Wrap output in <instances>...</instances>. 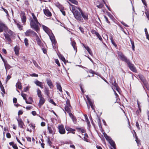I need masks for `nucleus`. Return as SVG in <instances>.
<instances>
[{
	"mask_svg": "<svg viewBox=\"0 0 149 149\" xmlns=\"http://www.w3.org/2000/svg\"><path fill=\"white\" fill-rule=\"evenodd\" d=\"M71 11L74 15V18L78 21L83 22L84 19L85 20L88 19V15L87 13L84 11L79 7H77L75 6L71 5Z\"/></svg>",
	"mask_w": 149,
	"mask_h": 149,
	"instance_id": "obj_1",
	"label": "nucleus"
},
{
	"mask_svg": "<svg viewBox=\"0 0 149 149\" xmlns=\"http://www.w3.org/2000/svg\"><path fill=\"white\" fill-rule=\"evenodd\" d=\"M118 55L120 60L125 62L127 64L131 71L135 73L137 72V69L134 65L131 63L130 60L128 59L122 52L119 53Z\"/></svg>",
	"mask_w": 149,
	"mask_h": 149,
	"instance_id": "obj_2",
	"label": "nucleus"
},
{
	"mask_svg": "<svg viewBox=\"0 0 149 149\" xmlns=\"http://www.w3.org/2000/svg\"><path fill=\"white\" fill-rule=\"evenodd\" d=\"M31 15L32 17H30L29 19L31 27L38 33L40 31L39 26H40V24L35 14L32 13Z\"/></svg>",
	"mask_w": 149,
	"mask_h": 149,
	"instance_id": "obj_3",
	"label": "nucleus"
},
{
	"mask_svg": "<svg viewBox=\"0 0 149 149\" xmlns=\"http://www.w3.org/2000/svg\"><path fill=\"white\" fill-rule=\"evenodd\" d=\"M6 30L4 33L3 35L6 40L9 42H10L12 41L11 37L14 36L15 34L14 33L8 28Z\"/></svg>",
	"mask_w": 149,
	"mask_h": 149,
	"instance_id": "obj_4",
	"label": "nucleus"
},
{
	"mask_svg": "<svg viewBox=\"0 0 149 149\" xmlns=\"http://www.w3.org/2000/svg\"><path fill=\"white\" fill-rule=\"evenodd\" d=\"M48 35L52 42L53 47L56 48L57 42L54 35L53 33H52Z\"/></svg>",
	"mask_w": 149,
	"mask_h": 149,
	"instance_id": "obj_5",
	"label": "nucleus"
},
{
	"mask_svg": "<svg viewBox=\"0 0 149 149\" xmlns=\"http://www.w3.org/2000/svg\"><path fill=\"white\" fill-rule=\"evenodd\" d=\"M24 34L27 37L31 36L32 35L34 36L37 35V34L31 29L27 30L26 32L24 33Z\"/></svg>",
	"mask_w": 149,
	"mask_h": 149,
	"instance_id": "obj_6",
	"label": "nucleus"
},
{
	"mask_svg": "<svg viewBox=\"0 0 149 149\" xmlns=\"http://www.w3.org/2000/svg\"><path fill=\"white\" fill-rule=\"evenodd\" d=\"M8 28V27L5 24L0 21V33H2L3 31L5 32Z\"/></svg>",
	"mask_w": 149,
	"mask_h": 149,
	"instance_id": "obj_7",
	"label": "nucleus"
},
{
	"mask_svg": "<svg viewBox=\"0 0 149 149\" xmlns=\"http://www.w3.org/2000/svg\"><path fill=\"white\" fill-rule=\"evenodd\" d=\"M58 129L59 130V133L61 134H63L65 133V130L64 126L63 125H59L58 127Z\"/></svg>",
	"mask_w": 149,
	"mask_h": 149,
	"instance_id": "obj_8",
	"label": "nucleus"
},
{
	"mask_svg": "<svg viewBox=\"0 0 149 149\" xmlns=\"http://www.w3.org/2000/svg\"><path fill=\"white\" fill-rule=\"evenodd\" d=\"M18 125L19 127L22 129L24 128V124L23 121L20 118L17 119Z\"/></svg>",
	"mask_w": 149,
	"mask_h": 149,
	"instance_id": "obj_9",
	"label": "nucleus"
},
{
	"mask_svg": "<svg viewBox=\"0 0 149 149\" xmlns=\"http://www.w3.org/2000/svg\"><path fill=\"white\" fill-rule=\"evenodd\" d=\"M39 101L38 105L39 107L41 108L45 103L46 100L43 97H39Z\"/></svg>",
	"mask_w": 149,
	"mask_h": 149,
	"instance_id": "obj_10",
	"label": "nucleus"
},
{
	"mask_svg": "<svg viewBox=\"0 0 149 149\" xmlns=\"http://www.w3.org/2000/svg\"><path fill=\"white\" fill-rule=\"evenodd\" d=\"M42 27L43 30L48 35L52 33V31L46 26L42 25Z\"/></svg>",
	"mask_w": 149,
	"mask_h": 149,
	"instance_id": "obj_11",
	"label": "nucleus"
},
{
	"mask_svg": "<svg viewBox=\"0 0 149 149\" xmlns=\"http://www.w3.org/2000/svg\"><path fill=\"white\" fill-rule=\"evenodd\" d=\"M35 36L36 37V40L37 44L40 47H43L44 44L42 42L38 35L37 34V35H36Z\"/></svg>",
	"mask_w": 149,
	"mask_h": 149,
	"instance_id": "obj_12",
	"label": "nucleus"
},
{
	"mask_svg": "<svg viewBox=\"0 0 149 149\" xmlns=\"http://www.w3.org/2000/svg\"><path fill=\"white\" fill-rule=\"evenodd\" d=\"M44 13L45 15L47 17H51L52 14L50 11L47 9L43 10Z\"/></svg>",
	"mask_w": 149,
	"mask_h": 149,
	"instance_id": "obj_13",
	"label": "nucleus"
},
{
	"mask_svg": "<svg viewBox=\"0 0 149 149\" xmlns=\"http://www.w3.org/2000/svg\"><path fill=\"white\" fill-rule=\"evenodd\" d=\"M76 129L79 132L85 133L86 132V130L84 127H76Z\"/></svg>",
	"mask_w": 149,
	"mask_h": 149,
	"instance_id": "obj_14",
	"label": "nucleus"
},
{
	"mask_svg": "<svg viewBox=\"0 0 149 149\" xmlns=\"http://www.w3.org/2000/svg\"><path fill=\"white\" fill-rule=\"evenodd\" d=\"M48 130L49 131V133L51 134L53 133V132H54L55 128L52 125L48 126L47 127Z\"/></svg>",
	"mask_w": 149,
	"mask_h": 149,
	"instance_id": "obj_15",
	"label": "nucleus"
},
{
	"mask_svg": "<svg viewBox=\"0 0 149 149\" xmlns=\"http://www.w3.org/2000/svg\"><path fill=\"white\" fill-rule=\"evenodd\" d=\"M84 47L85 48V49L89 53V54L92 56H93V54L92 53V52L90 49V48L88 46H86L85 45H83Z\"/></svg>",
	"mask_w": 149,
	"mask_h": 149,
	"instance_id": "obj_16",
	"label": "nucleus"
},
{
	"mask_svg": "<svg viewBox=\"0 0 149 149\" xmlns=\"http://www.w3.org/2000/svg\"><path fill=\"white\" fill-rule=\"evenodd\" d=\"M34 83L37 86H39L42 89L43 88L42 82L39 81L38 80H36L35 81Z\"/></svg>",
	"mask_w": 149,
	"mask_h": 149,
	"instance_id": "obj_17",
	"label": "nucleus"
},
{
	"mask_svg": "<svg viewBox=\"0 0 149 149\" xmlns=\"http://www.w3.org/2000/svg\"><path fill=\"white\" fill-rule=\"evenodd\" d=\"M20 49L19 47L17 45L14 48V51L15 52V54L18 55L19 54V51Z\"/></svg>",
	"mask_w": 149,
	"mask_h": 149,
	"instance_id": "obj_18",
	"label": "nucleus"
},
{
	"mask_svg": "<svg viewBox=\"0 0 149 149\" xmlns=\"http://www.w3.org/2000/svg\"><path fill=\"white\" fill-rule=\"evenodd\" d=\"M71 44L74 48V50L76 52L77 51V48L76 46V43L75 41L74 40L72 41L71 40Z\"/></svg>",
	"mask_w": 149,
	"mask_h": 149,
	"instance_id": "obj_19",
	"label": "nucleus"
},
{
	"mask_svg": "<svg viewBox=\"0 0 149 149\" xmlns=\"http://www.w3.org/2000/svg\"><path fill=\"white\" fill-rule=\"evenodd\" d=\"M47 83L48 85L51 88H52L54 87V86L52 84V81L49 79H47L46 80Z\"/></svg>",
	"mask_w": 149,
	"mask_h": 149,
	"instance_id": "obj_20",
	"label": "nucleus"
},
{
	"mask_svg": "<svg viewBox=\"0 0 149 149\" xmlns=\"http://www.w3.org/2000/svg\"><path fill=\"white\" fill-rule=\"evenodd\" d=\"M56 84L57 90H59L60 92L62 93L63 92L62 88L60 83L56 82Z\"/></svg>",
	"mask_w": 149,
	"mask_h": 149,
	"instance_id": "obj_21",
	"label": "nucleus"
},
{
	"mask_svg": "<svg viewBox=\"0 0 149 149\" xmlns=\"http://www.w3.org/2000/svg\"><path fill=\"white\" fill-rule=\"evenodd\" d=\"M15 23L16 24L17 27L20 30L22 29L23 26L20 24V23L19 22H18L15 20L14 21Z\"/></svg>",
	"mask_w": 149,
	"mask_h": 149,
	"instance_id": "obj_22",
	"label": "nucleus"
},
{
	"mask_svg": "<svg viewBox=\"0 0 149 149\" xmlns=\"http://www.w3.org/2000/svg\"><path fill=\"white\" fill-rule=\"evenodd\" d=\"M65 129L67 131L70 132L73 134L75 133L74 132L75 131V130L74 129H72L68 127H65Z\"/></svg>",
	"mask_w": 149,
	"mask_h": 149,
	"instance_id": "obj_23",
	"label": "nucleus"
},
{
	"mask_svg": "<svg viewBox=\"0 0 149 149\" xmlns=\"http://www.w3.org/2000/svg\"><path fill=\"white\" fill-rule=\"evenodd\" d=\"M138 76L139 79L143 83L146 81H147L144 76L142 74H139L138 75Z\"/></svg>",
	"mask_w": 149,
	"mask_h": 149,
	"instance_id": "obj_24",
	"label": "nucleus"
},
{
	"mask_svg": "<svg viewBox=\"0 0 149 149\" xmlns=\"http://www.w3.org/2000/svg\"><path fill=\"white\" fill-rule=\"evenodd\" d=\"M44 92L45 94L48 97H49V90L48 88L47 87L45 88L44 89Z\"/></svg>",
	"mask_w": 149,
	"mask_h": 149,
	"instance_id": "obj_25",
	"label": "nucleus"
},
{
	"mask_svg": "<svg viewBox=\"0 0 149 149\" xmlns=\"http://www.w3.org/2000/svg\"><path fill=\"white\" fill-rule=\"evenodd\" d=\"M9 144L10 146H12L13 148L14 149H18V147L17 146L16 144H15L14 142H10L9 143Z\"/></svg>",
	"mask_w": 149,
	"mask_h": 149,
	"instance_id": "obj_26",
	"label": "nucleus"
},
{
	"mask_svg": "<svg viewBox=\"0 0 149 149\" xmlns=\"http://www.w3.org/2000/svg\"><path fill=\"white\" fill-rule=\"evenodd\" d=\"M109 143L110 144L111 146H112L113 148H116V144L115 142L111 139L109 141H108Z\"/></svg>",
	"mask_w": 149,
	"mask_h": 149,
	"instance_id": "obj_27",
	"label": "nucleus"
},
{
	"mask_svg": "<svg viewBox=\"0 0 149 149\" xmlns=\"http://www.w3.org/2000/svg\"><path fill=\"white\" fill-rule=\"evenodd\" d=\"M16 86L17 88H18L20 90H21L22 88V84L20 82H17L16 85Z\"/></svg>",
	"mask_w": 149,
	"mask_h": 149,
	"instance_id": "obj_28",
	"label": "nucleus"
},
{
	"mask_svg": "<svg viewBox=\"0 0 149 149\" xmlns=\"http://www.w3.org/2000/svg\"><path fill=\"white\" fill-rule=\"evenodd\" d=\"M21 19L22 23H25L26 22V19L24 13L21 17Z\"/></svg>",
	"mask_w": 149,
	"mask_h": 149,
	"instance_id": "obj_29",
	"label": "nucleus"
},
{
	"mask_svg": "<svg viewBox=\"0 0 149 149\" xmlns=\"http://www.w3.org/2000/svg\"><path fill=\"white\" fill-rule=\"evenodd\" d=\"M28 99L29 100V101H27V100L26 101V103L28 104H31L32 102H33L32 98L31 97H29Z\"/></svg>",
	"mask_w": 149,
	"mask_h": 149,
	"instance_id": "obj_30",
	"label": "nucleus"
},
{
	"mask_svg": "<svg viewBox=\"0 0 149 149\" xmlns=\"http://www.w3.org/2000/svg\"><path fill=\"white\" fill-rule=\"evenodd\" d=\"M28 42V39L26 38H25L24 39V43L25 46L27 47H28L29 46V43Z\"/></svg>",
	"mask_w": 149,
	"mask_h": 149,
	"instance_id": "obj_31",
	"label": "nucleus"
},
{
	"mask_svg": "<svg viewBox=\"0 0 149 149\" xmlns=\"http://www.w3.org/2000/svg\"><path fill=\"white\" fill-rule=\"evenodd\" d=\"M37 94L39 98L42 97V92L38 88V89L37 91Z\"/></svg>",
	"mask_w": 149,
	"mask_h": 149,
	"instance_id": "obj_32",
	"label": "nucleus"
},
{
	"mask_svg": "<svg viewBox=\"0 0 149 149\" xmlns=\"http://www.w3.org/2000/svg\"><path fill=\"white\" fill-rule=\"evenodd\" d=\"M104 137L107 140L109 141L111 139L110 137L108 136L107 135L105 132L103 133Z\"/></svg>",
	"mask_w": 149,
	"mask_h": 149,
	"instance_id": "obj_33",
	"label": "nucleus"
},
{
	"mask_svg": "<svg viewBox=\"0 0 149 149\" xmlns=\"http://www.w3.org/2000/svg\"><path fill=\"white\" fill-rule=\"evenodd\" d=\"M69 106H65V110L68 113L71 112L70 108Z\"/></svg>",
	"mask_w": 149,
	"mask_h": 149,
	"instance_id": "obj_34",
	"label": "nucleus"
},
{
	"mask_svg": "<svg viewBox=\"0 0 149 149\" xmlns=\"http://www.w3.org/2000/svg\"><path fill=\"white\" fill-rule=\"evenodd\" d=\"M47 141V144L48 146H49L50 147L52 146V143L51 141L50 140V139L49 138H48Z\"/></svg>",
	"mask_w": 149,
	"mask_h": 149,
	"instance_id": "obj_35",
	"label": "nucleus"
},
{
	"mask_svg": "<svg viewBox=\"0 0 149 149\" xmlns=\"http://www.w3.org/2000/svg\"><path fill=\"white\" fill-rule=\"evenodd\" d=\"M144 85L146 88L149 91V84L148 83L147 81H146L143 83Z\"/></svg>",
	"mask_w": 149,
	"mask_h": 149,
	"instance_id": "obj_36",
	"label": "nucleus"
},
{
	"mask_svg": "<svg viewBox=\"0 0 149 149\" xmlns=\"http://www.w3.org/2000/svg\"><path fill=\"white\" fill-rule=\"evenodd\" d=\"M88 135L87 133H85L84 134V140L86 142H88Z\"/></svg>",
	"mask_w": 149,
	"mask_h": 149,
	"instance_id": "obj_37",
	"label": "nucleus"
},
{
	"mask_svg": "<svg viewBox=\"0 0 149 149\" xmlns=\"http://www.w3.org/2000/svg\"><path fill=\"white\" fill-rule=\"evenodd\" d=\"M89 102V104L91 106V108L93 110H95L94 106L93 105L92 102L90 100L88 99Z\"/></svg>",
	"mask_w": 149,
	"mask_h": 149,
	"instance_id": "obj_38",
	"label": "nucleus"
},
{
	"mask_svg": "<svg viewBox=\"0 0 149 149\" xmlns=\"http://www.w3.org/2000/svg\"><path fill=\"white\" fill-rule=\"evenodd\" d=\"M21 94L22 96L23 97L24 99V100L26 102L27 100L26 96H27V95L26 94L23 93H22Z\"/></svg>",
	"mask_w": 149,
	"mask_h": 149,
	"instance_id": "obj_39",
	"label": "nucleus"
},
{
	"mask_svg": "<svg viewBox=\"0 0 149 149\" xmlns=\"http://www.w3.org/2000/svg\"><path fill=\"white\" fill-rule=\"evenodd\" d=\"M6 62H7V61L6 60V61H5V63H4L5 68L6 69H9L11 68V66L10 65H9L8 64H6Z\"/></svg>",
	"mask_w": 149,
	"mask_h": 149,
	"instance_id": "obj_40",
	"label": "nucleus"
},
{
	"mask_svg": "<svg viewBox=\"0 0 149 149\" xmlns=\"http://www.w3.org/2000/svg\"><path fill=\"white\" fill-rule=\"evenodd\" d=\"M0 89H1V90L2 91V92H3V93H1L2 95V96L3 97L4 96V94H5L6 92L5 91V89L3 87L0 88Z\"/></svg>",
	"mask_w": 149,
	"mask_h": 149,
	"instance_id": "obj_41",
	"label": "nucleus"
},
{
	"mask_svg": "<svg viewBox=\"0 0 149 149\" xmlns=\"http://www.w3.org/2000/svg\"><path fill=\"white\" fill-rule=\"evenodd\" d=\"M96 36L97 37V38L99 39L101 41H103V39L102 38L101 36L99 34V33L98 32L97 33Z\"/></svg>",
	"mask_w": 149,
	"mask_h": 149,
	"instance_id": "obj_42",
	"label": "nucleus"
},
{
	"mask_svg": "<svg viewBox=\"0 0 149 149\" xmlns=\"http://www.w3.org/2000/svg\"><path fill=\"white\" fill-rule=\"evenodd\" d=\"M130 41L131 42V44L132 45V49L133 51L134 50V48H135V46H134V43L133 41L132 40L130 39Z\"/></svg>",
	"mask_w": 149,
	"mask_h": 149,
	"instance_id": "obj_43",
	"label": "nucleus"
},
{
	"mask_svg": "<svg viewBox=\"0 0 149 149\" xmlns=\"http://www.w3.org/2000/svg\"><path fill=\"white\" fill-rule=\"evenodd\" d=\"M66 104L67 105V106H69V107H71V106L70 105V100L68 99H67V100L66 101Z\"/></svg>",
	"mask_w": 149,
	"mask_h": 149,
	"instance_id": "obj_44",
	"label": "nucleus"
},
{
	"mask_svg": "<svg viewBox=\"0 0 149 149\" xmlns=\"http://www.w3.org/2000/svg\"><path fill=\"white\" fill-rule=\"evenodd\" d=\"M74 124H76L77 122V120L76 118L74 116L71 118Z\"/></svg>",
	"mask_w": 149,
	"mask_h": 149,
	"instance_id": "obj_45",
	"label": "nucleus"
},
{
	"mask_svg": "<svg viewBox=\"0 0 149 149\" xmlns=\"http://www.w3.org/2000/svg\"><path fill=\"white\" fill-rule=\"evenodd\" d=\"M56 6L60 9V10L64 8L62 5H61L59 3L57 4Z\"/></svg>",
	"mask_w": 149,
	"mask_h": 149,
	"instance_id": "obj_46",
	"label": "nucleus"
},
{
	"mask_svg": "<svg viewBox=\"0 0 149 149\" xmlns=\"http://www.w3.org/2000/svg\"><path fill=\"white\" fill-rule=\"evenodd\" d=\"M60 11L61 12L63 15L65 16L66 15V13L65 11H64V8H63L61 9L60 10Z\"/></svg>",
	"mask_w": 149,
	"mask_h": 149,
	"instance_id": "obj_47",
	"label": "nucleus"
},
{
	"mask_svg": "<svg viewBox=\"0 0 149 149\" xmlns=\"http://www.w3.org/2000/svg\"><path fill=\"white\" fill-rule=\"evenodd\" d=\"M24 3L27 7H28L29 6V3L28 0H26L24 1Z\"/></svg>",
	"mask_w": 149,
	"mask_h": 149,
	"instance_id": "obj_48",
	"label": "nucleus"
},
{
	"mask_svg": "<svg viewBox=\"0 0 149 149\" xmlns=\"http://www.w3.org/2000/svg\"><path fill=\"white\" fill-rule=\"evenodd\" d=\"M1 9H2L6 13L7 15H8V13L7 11V10L5 9L4 8L3 6H2L1 7Z\"/></svg>",
	"mask_w": 149,
	"mask_h": 149,
	"instance_id": "obj_49",
	"label": "nucleus"
},
{
	"mask_svg": "<svg viewBox=\"0 0 149 149\" xmlns=\"http://www.w3.org/2000/svg\"><path fill=\"white\" fill-rule=\"evenodd\" d=\"M42 49L43 53L45 54H46L47 51L46 48L45 47L42 48Z\"/></svg>",
	"mask_w": 149,
	"mask_h": 149,
	"instance_id": "obj_50",
	"label": "nucleus"
},
{
	"mask_svg": "<svg viewBox=\"0 0 149 149\" xmlns=\"http://www.w3.org/2000/svg\"><path fill=\"white\" fill-rule=\"evenodd\" d=\"M23 112H24V111H22L21 110H19L18 111V115L19 116L22 115L23 114Z\"/></svg>",
	"mask_w": 149,
	"mask_h": 149,
	"instance_id": "obj_51",
	"label": "nucleus"
},
{
	"mask_svg": "<svg viewBox=\"0 0 149 149\" xmlns=\"http://www.w3.org/2000/svg\"><path fill=\"white\" fill-rule=\"evenodd\" d=\"M91 32L93 34H95V35H96L97 33H98L97 32H96L95 30L93 29L92 30Z\"/></svg>",
	"mask_w": 149,
	"mask_h": 149,
	"instance_id": "obj_52",
	"label": "nucleus"
},
{
	"mask_svg": "<svg viewBox=\"0 0 149 149\" xmlns=\"http://www.w3.org/2000/svg\"><path fill=\"white\" fill-rule=\"evenodd\" d=\"M116 87V90L119 93H120V88H119V87L118 86H117Z\"/></svg>",
	"mask_w": 149,
	"mask_h": 149,
	"instance_id": "obj_53",
	"label": "nucleus"
},
{
	"mask_svg": "<svg viewBox=\"0 0 149 149\" xmlns=\"http://www.w3.org/2000/svg\"><path fill=\"white\" fill-rule=\"evenodd\" d=\"M141 1L144 5L147 7V4L146 3V0H141Z\"/></svg>",
	"mask_w": 149,
	"mask_h": 149,
	"instance_id": "obj_54",
	"label": "nucleus"
},
{
	"mask_svg": "<svg viewBox=\"0 0 149 149\" xmlns=\"http://www.w3.org/2000/svg\"><path fill=\"white\" fill-rule=\"evenodd\" d=\"M60 58L64 62H65V58L63 56H60Z\"/></svg>",
	"mask_w": 149,
	"mask_h": 149,
	"instance_id": "obj_55",
	"label": "nucleus"
},
{
	"mask_svg": "<svg viewBox=\"0 0 149 149\" xmlns=\"http://www.w3.org/2000/svg\"><path fill=\"white\" fill-rule=\"evenodd\" d=\"M79 29L82 33H84V31L83 28L82 27L80 26L79 27Z\"/></svg>",
	"mask_w": 149,
	"mask_h": 149,
	"instance_id": "obj_56",
	"label": "nucleus"
},
{
	"mask_svg": "<svg viewBox=\"0 0 149 149\" xmlns=\"http://www.w3.org/2000/svg\"><path fill=\"white\" fill-rule=\"evenodd\" d=\"M112 85L114 86L115 87L118 86V85L116 83V80L115 79L113 83H112Z\"/></svg>",
	"mask_w": 149,
	"mask_h": 149,
	"instance_id": "obj_57",
	"label": "nucleus"
},
{
	"mask_svg": "<svg viewBox=\"0 0 149 149\" xmlns=\"http://www.w3.org/2000/svg\"><path fill=\"white\" fill-rule=\"evenodd\" d=\"M30 76L31 77H38V75L36 73H33L32 74H30Z\"/></svg>",
	"mask_w": 149,
	"mask_h": 149,
	"instance_id": "obj_58",
	"label": "nucleus"
},
{
	"mask_svg": "<svg viewBox=\"0 0 149 149\" xmlns=\"http://www.w3.org/2000/svg\"><path fill=\"white\" fill-rule=\"evenodd\" d=\"M6 136L8 138H10L11 137V135L10 134L9 132H8L6 133Z\"/></svg>",
	"mask_w": 149,
	"mask_h": 149,
	"instance_id": "obj_59",
	"label": "nucleus"
},
{
	"mask_svg": "<svg viewBox=\"0 0 149 149\" xmlns=\"http://www.w3.org/2000/svg\"><path fill=\"white\" fill-rule=\"evenodd\" d=\"M55 63L57 64L58 66H60V64L59 61L58 59H56L55 60Z\"/></svg>",
	"mask_w": 149,
	"mask_h": 149,
	"instance_id": "obj_60",
	"label": "nucleus"
},
{
	"mask_svg": "<svg viewBox=\"0 0 149 149\" xmlns=\"http://www.w3.org/2000/svg\"><path fill=\"white\" fill-rule=\"evenodd\" d=\"M49 102L51 103L52 104H53L56 105V104L55 103L54 101L52 99H51L49 100Z\"/></svg>",
	"mask_w": 149,
	"mask_h": 149,
	"instance_id": "obj_61",
	"label": "nucleus"
},
{
	"mask_svg": "<svg viewBox=\"0 0 149 149\" xmlns=\"http://www.w3.org/2000/svg\"><path fill=\"white\" fill-rule=\"evenodd\" d=\"M136 126L137 128L139 130H140V127L139 125V123L137 121L136 122Z\"/></svg>",
	"mask_w": 149,
	"mask_h": 149,
	"instance_id": "obj_62",
	"label": "nucleus"
},
{
	"mask_svg": "<svg viewBox=\"0 0 149 149\" xmlns=\"http://www.w3.org/2000/svg\"><path fill=\"white\" fill-rule=\"evenodd\" d=\"M104 18L105 19V20H106V22L109 24H110V22L109 21L107 17L105 15H104Z\"/></svg>",
	"mask_w": 149,
	"mask_h": 149,
	"instance_id": "obj_63",
	"label": "nucleus"
},
{
	"mask_svg": "<svg viewBox=\"0 0 149 149\" xmlns=\"http://www.w3.org/2000/svg\"><path fill=\"white\" fill-rule=\"evenodd\" d=\"M103 5L102 4H100L99 5H97V7L99 8H102L103 7Z\"/></svg>",
	"mask_w": 149,
	"mask_h": 149,
	"instance_id": "obj_64",
	"label": "nucleus"
}]
</instances>
